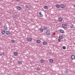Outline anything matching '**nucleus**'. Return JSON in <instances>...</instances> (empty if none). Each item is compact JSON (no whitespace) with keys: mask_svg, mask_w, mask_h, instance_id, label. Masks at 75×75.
Segmentation results:
<instances>
[{"mask_svg":"<svg viewBox=\"0 0 75 75\" xmlns=\"http://www.w3.org/2000/svg\"><path fill=\"white\" fill-rule=\"evenodd\" d=\"M47 43L46 42H43V45H47Z\"/></svg>","mask_w":75,"mask_h":75,"instance_id":"obj_18","label":"nucleus"},{"mask_svg":"<svg viewBox=\"0 0 75 75\" xmlns=\"http://www.w3.org/2000/svg\"><path fill=\"white\" fill-rule=\"evenodd\" d=\"M37 69H38V70H40V68L38 67L37 68Z\"/></svg>","mask_w":75,"mask_h":75,"instance_id":"obj_31","label":"nucleus"},{"mask_svg":"<svg viewBox=\"0 0 75 75\" xmlns=\"http://www.w3.org/2000/svg\"><path fill=\"white\" fill-rule=\"evenodd\" d=\"M39 31H40L41 32H43V31H44V29H42V28H40L39 29Z\"/></svg>","mask_w":75,"mask_h":75,"instance_id":"obj_14","label":"nucleus"},{"mask_svg":"<svg viewBox=\"0 0 75 75\" xmlns=\"http://www.w3.org/2000/svg\"><path fill=\"white\" fill-rule=\"evenodd\" d=\"M44 8L45 9H47L48 8V6H47L45 5L44 6Z\"/></svg>","mask_w":75,"mask_h":75,"instance_id":"obj_16","label":"nucleus"},{"mask_svg":"<svg viewBox=\"0 0 75 75\" xmlns=\"http://www.w3.org/2000/svg\"><path fill=\"white\" fill-rule=\"evenodd\" d=\"M18 64H21V62L20 61H18Z\"/></svg>","mask_w":75,"mask_h":75,"instance_id":"obj_25","label":"nucleus"},{"mask_svg":"<svg viewBox=\"0 0 75 75\" xmlns=\"http://www.w3.org/2000/svg\"><path fill=\"white\" fill-rule=\"evenodd\" d=\"M61 39H62V38H59V39H58V41L59 42H60L61 41Z\"/></svg>","mask_w":75,"mask_h":75,"instance_id":"obj_20","label":"nucleus"},{"mask_svg":"<svg viewBox=\"0 0 75 75\" xmlns=\"http://www.w3.org/2000/svg\"><path fill=\"white\" fill-rule=\"evenodd\" d=\"M17 0V1H20V0Z\"/></svg>","mask_w":75,"mask_h":75,"instance_id":"obj_38","label":"nucleus"},{"mask_svg":"<svg viewBox=\"0 0 75 75\" xmlns=\"http://www.w3.org/2000/svg\"><path fill=\"white\" fill-rule=\"evenodd\" d=\"M66 6V4H61L60 5V7H61V8H65Z\"/></svg>","mask_w":75,"mask_h":75,"instance_id":"obj_1","label":"nucleus"},{"mask_svg":"<svg viewBox=\"0 0 75 75\" xmlns=\"http://www.w3.org/2000/svg\"><path fill=\"white\" fill-rule=\"evenodd\" d=\"M9 37H10L11 38V35H9Z\"/></svg>","mask_w":75,"mask_h":75,"instance_id":"obj_35","label":"nucleus"},{"mask_svg":"<svg viewBox=\"0 0 75 75\" xmlns=\"http://www.w3.org/2000/svg\"><path fill=\"white\" fill-rule=\"evenodd\" d=\"M1 54H2V55H3V54H4V52H2Z\"/></svg>","mask_w":75,"mask_h":75,"instance_id":"obj_36","label":"nucleus"},{"mask_svg":"<svg viewBox=\"0 0 75 75\" xmlns=\"http://www.w3.org/2000/svg\"><path fill=\"white\" fill-rule=\"evenodd\" d=\"M4 30L6 31V30H7V25H5L4 26Z\"/></svg>","mask_w":75,"mask_h":75,"instance_id":"obj_8","label":"nucleus"},{"mask_svg":"<svg viewBox=\"0 0 75 75\" xmlns=\"http://www.w3.org/2000/svg\"><path fill=\"white\" fill-rule=\"evenodd\" d=\"M62 27L63 28H66L67 27V25L65 24H62Z\"/></svg>","mask_w":75,"mask_h":75,"instance_id":"obj_3","label":"nucleus"},{"mask_svg":"<svg viewBox=\"0 0 75 75\" xmlns=\"http://www.w3.org/2000/svg\"><path fill=\"white\" fill-rule=\"evenodd\" d=\"M11 41L12 42V43H14L16 42L15 40H12Z\"/></svg>","mask_w":75,"mask_h":75,"instance_id":"obj_23","label":"nucleus"},{"mask_svg":"<svg viewBox=\"0 0 75 75\" xmlns=\"http://www.w3.org/2000/svg\"><path fill=\"white\" fill-rule=\"evenodd\" d=\"M1 25V22H0V25Z\"/></svg>","mask_w":75,"mask_h":75,"instance_id":"obj_39","label":"nucleus"},{"mask_svg":"<svg viewBox=\"0 0 75 75\" xmlns=\"http://www.w3.org/2000/svg\"><path fill=\"white\" fill-rule=\"evenodd\" d=\"M16 8L17 9V10H20L22 9L21 8L20 6H17L16 7Z\"/></svg>","mask_w":75,"mask_h":75,"instance_id":"obj_6","label":"nucleus"},{"mask_svg":"<svg viewBox=\"0 0 75 75\" xmlns=\"http://www.w3.org/2000/svg\"><path fill=\"white\" fill-rule=\"evenodd\" d=\"M40 62H41V63H43L44 62V60H40Z\"/></svg>","mask_w":75,"mask_h":75,"instance_id":"obj_27","label":"nucleus"},{"mask_svg":"<svg viewBox=\"0 0 75 75\" xmlns=\"http://www.w3.org/2000/svg\"><path fill=\"white\" fill-rule=\"evenodd\" d=\"M13 54L14 55H15V56H17L18 55V53H17V52H14Z\"/></svg>","mask_w":75,"mask_h":75,"instance_id":"obj_13","label":"nucleus"},{"mask_svg":"<svg viewBox=\"0 0 75 75\" xmlns=\"http://www.w3.org/2000/svg\"><path fill=\"white\" fill-rule=\"evenodd\" d=\"M36 42L37 43H40V42H41V40H37Z\"/></svg>","mask_w":75,"mask_h":75,"instance_id":"obj_21","label":"nucleus"},{"mask_svg":"<svg viewBox=\"0 0 75 75\" xmlns=\"http://www.w3.org/2000/svg\"><path fill=\"white\" fill-rule=\"evenodd\" d=\"M51 37H55V35L54 34H52L51 36Z\"/></svg>","mask_w":75,"mask_h":75,"instance_id":"obj_28","label":"nucleus"},{"mask_svg":"<svg viewBox=\"0 0 75 75\" xmlns=\"http://www.w3.org/2000/svg\"><path fill=\"white\" fill-rule=\"evenodd\" d=\"M58 21H62V19L61 18H59L58 19Z\"/></svg>","mask_w":75,"mask_h":75,"instance_id":"obj_11","label":"nucleus"},{"mask_svg":"<svg viewBox=\"0 0 75 75\" xmlns=\"http://www.w3.org/2000/svg\"><path fill=\"white\" fill-rule=\"evenodd\" d=\"M56 7L57 8H59L60 7V5L59 4H57L56 5Z\"/></svg>","mask_w":75,"mask_h":75,"instance_id":"obj_15","label":"nucleus"},{"mask_svg":"<svg viewBox=\"0 0 75 75\" xmlns=\"http://www.w3.org/2000/svg\"><path fill=\"white\" fill-rule=\"evenodd\" d=\"M69 40H72V39L71 38H69Z\"/></svg>","mask_w":75,"mask_h":75,"instance_id":"obj_33","label":"nucleus"},{"mask_svg":"<svg viewBox=\"0 0 75 75\" xmlns=\"http://www.w3.org/2000/svg\"><path fill=\"white\" fill-rule=\"evenodd\" d=\"M49 61L50 62H51V63L52 62H53V60L52 59H50L49 60Z\"/></svg>","mask_w":75,"mask_h":75,"instance_id":"obj_17","label":"nucleus"},{"mask_svg":"<svg viewBox=\"0 0 75 75\" xmlns=\"http://www.w3.org/2000/svg\"><path fill=\"white\" fill-rule=\"evenodd\" d=\"M39 14L40 17H43V15H42V13H41V12H40L39 13Z\"/></svg>","mask_w":75,"mask_h":75,"instance_id":"obj_12","label":"nucleus"},{"mask_svg":"<svg viewBox=\"0 0 75 75\" xmlns=\"http://www.w3.org/2000/svg\"><path fill=\"white\" fill-rule=\"evenodd\" d=\"M59 38H63V37H62V36H59Z\"/></svg>","mask_w":75,"mask_h":75,"instance_id":"obj_32","label":"nucleus"},{"mask_svg":"<svg viewBox=\"0 0 75 75\" xmlns=\"http://www.w3.org/2000/svg\"><path fill=\"white\" fill-rule=\"evenodd\" d=\"M74 25H71L70 26V28H74Z\"/></svg>","mask_w":75,"mask_h":75,"instance_id":"obj_24","label":"nucleus"},{"mask_svg":"<svg viewBox=\"0 0 75 75\" xmlns=\"http://www.w3.org/2000/svg\"><path fill=\"white\" fill-rule=\"evenodd\" d=\"M44 29L45 30H47V29L48 28L46 26H45L44 28Z\"/></svg>","mask_w":75,"mask_h":75,"instance_id":"obj_19","label":"nucleus"},{"mask_svg":"<svg viewBox=\"0 0 75 75\" xmlns=\"http://www.w3.org/2000/svg\"><path fill=\"white\" fill-rule=\"evenodd\" d=\"M27 40L29 41H32V38H27Z\"/></svg>","mask_w":75,"mask_h":75,"instance_id":"obj_9","label":"nucleus"},{"mask_svg":"<svg viewBox=\"0 0 75 75\" xmlns=\"http://www.w3.org/2000/svg\"><path fill=\"white\" fill-rule=\"evenodd\" d=\"M2 54H1L0 53V56H2Z\"/></svg>","mask_w":75,"mask_h":75,"instance_id":"obj_34","label":"nucleus"},{"mask_svg":"<svg viewBox=\"0 0 75 75\" xmlns=\"http://www.w3.org/2000/svg\"><path fill=\"white\" fill-rule=\"evenodd\" d=\"M62 48L64 49V50H65V49H66V47L64 46L62 47Z\"/></svg>","mask_w":75,"mask_h":75,"instance_id":"obj_26","label":"nucleus"},{"mask_svg":"<svg viewBox=\"0 0 75 75\" xmlns=\"http://www.w3.org/2000/svg\"><path fill=\"white\" fill-rule=\"evenodd\" d=\"M28 5H26L25 6V7H26V8H28Z\"/></svg>","mask_w":75,"mask_h":75,"instance_id":"obj_30","label":"nucleus"},{"mask_svg":"<svg viewBox=\"0 0 75 75\" xmlns=\"http://www.w3.org/2000/svg\"><path fill=\"white\" fill-rule=\"evenodd\" d=\"M6 35H9L10 34V31H7L6 32Z\"/></svg>","mask_w":75,"mask_h":75,"instance_id":"obj_7","label":"nucleus"},{"mask_svg":"<svg viewBox=\"0 0 75 75\" xmlns=\"http://www.w3.org/2000/svg\"><path fill=\"white\" fill-rule=\"evenodd\" d=\"M74 21H75V18H74Z\"/></svg>","mask_w":75,"mask_h":75,"instance_id":"obj_37","label":"nucleus"},{"mask_svg":"<svg viewBox=\"0 0 75 75\" xmlns=\"http://www.w3.org/2000/svg\"><path fill=\"white\" fill-rule=\"evenodd\" d=\"M31 6H30L29 5V6H28V8H31Z\"/></svg>","mask_w":75,"mask_h":75,"instance_id":"obj_29","label":"nucleus"},{"mask_svg":"<svg viewBox=\"0 0 75 75\" xmlns=\"http://www.w3.org/2000/svg\"><path fill=\"white\" fill-rule=\"evenodd\" d=\"M46 34L47 35H49L50 34V30L47 29L46 31Z\"/></svg>","mask_w":75,"mask_h":75,"instance_id":"obj_2","label":"nucleus"},{"mask_svg":"<svg viewBox=\"0 0 75 75\" xmlns=\"http://www.w3.org/2000/svg\"><path fill=\"white\" fill-rule=\"evenodd\" d=\"M17 17V14H14L13 15L12 17L13 18H16Z\"/></svg>","mask_w":75,"mask_h":75,"instance_id":"obj_10","label":"nucleus"},{"mask_svg":"<svg viewBox=\"0 0 75 75\" xmlns=\"http://www.w3.org/2000/svg\"><path fill=\"white\" fill-rule=\"evenodd\" d=\"M71 59H75V56L74 55H72L71 56Z\"/></svg>","mask_w":75,"mask_h":75,"instance_id":"obj_5","label":"nucleus"},{"mask_svg":"<svg viewBox=\"0 0 75 75\" xmlns=\"http://www.w3.org/2000/svg\"><path fill=\"white\" fill-rule=\"evenodd\" d=\"M59 32H60L61 33H62V34H64V31L62 29H59Z\"/></svg>","mask_w":75,"mask_h":75,"instance_id":"obj_4","label":"nucleus"},{"mask_svg":"<svg viewBox=\"0 0 75 75\" xmlns=\"http://www.w3.org/2000/svg\"><path fill=\"white\" fill-rule=\"evenodd\" d=\"M1 33L2 34H5V31L2 30L1 31Z\"/></svg>","mask_w":75,"mask_h":75,"instance_id":"obj_22","label":"nucleus"}]
</instances>
